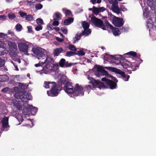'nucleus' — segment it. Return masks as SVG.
I'll return each mask as SVG.
<instances>
[{
  "label": "nucleus",
  "instance_id": "obj_19",
  "mask_svg": "<svg viewBox=\"0 0 156 156\" xmlns=\"http://www.w3.org/2000/svg\"><path fill=\"white\" fill-rule=\"evenodd\" d=\"M1 122L2 123V126L3 128H7L9 126V118L7 117H5L2 120Z\"/></svg>",
  "mask_w": 156,
  "mask_h": 156
},
{
  "label": "nucleus",
  "instance_id": "obj_59",
  "mask_svg": "<svg viewBox=\"0 0 156 156\" xmlns=\"http://www.w3.org/2000/svg\"><path fill=\"white\" fill-rule=\"evenodd\" d=\"M12 63L13 64V65H14L15 68H16V70L17 71L19 70V69L18 67L16 65H15L14 63V62H13L12 61Z\"/></svg>",
  "mask_w": 156,
  "mask_h": 156
},
{
  "label": "nucleus",
  "instance_id": "obj_11",
  "mask_svg": "<svg viewBox=\"0 0 156 156\" xmlns=\"http://www.w3.org/2000/svg\"><path fill=\"white\" fill-rule=\"evenodd\" d=\"M112 23L114 26L120 27L122 26L124 23L123 19L116 16H113L112 19Z\"/></svg>",
  "mask_w": 156,
  "mask_h": 156
},
{
  "label": "nucleus",
  "instance_id": "obj_23",
  "mask_svg": "<svg viewBox=\"0 0 156 156\" xmlns=\"http://www.w3.org/2000/svg\"><path fill=\"white\" fill-rule=\"evenodd\" d=\"M82 36H83L82 33L81 34L77 33L73 38V44H75L76 41L80 40L81 39Z\"/></svg>",
  "mask_w": 156,
  "mask_h": 156
},
{
  "label": "nucleus",
  "instance_id": "obj_50",
  "mask_svg": "<svg viewBox=\"0 0 156 156\" xmlns=\"http://www.w3.org/2000/svg\"><path fill=\"white\" fill-rule=\"evenodd\" d=\"M9 87H6L5 88L2 89L1 90V91L2 92L5 93L7 91L9 90Z\"/></svg>",
  "mask_w": 156,
  "mask_h": 156
},
{
  "label": "nucleus",
  "instance_id": "obj_20",
  "mask_svg": "<svg viewBox=\"0 0 156 156\" xmlns=\"http://www.w3.org/2000/svg\"><path fill=\"white\" fill-rule=\"evenodd\" d=\"M56 83L55 82H50L49 81H45L44 82V87L46 88H52L53 86L56 85Z\"/></svg>",
  "mask_w": 156,
  "mask_h": 156
},
{
  "label": "nucleus",
  "instance_id": "obj_4",
  "mask_svg": "<svg viewBox=\"0 0 156 156\" xmlns=\"http://www.w3.org/2000/svg\"><path fill=\"white\" fill-rule=\"evenodd\" d=\"M91 20L92 23L97 27L101 28L103 30H106L107 26L103 23V21L96 17L95 16H92L91 18Z\"/></svg>",
  "mask_w": 156,
  "mask_h": 156
},
{
  "label": "nucleus",
  "instance_id": "obj_38",
  "mask_svg": "<svg viewBox=\"0 0 156 156\" xmlns=\"http://www.w3.org/2000/svg\"><path fill=\"white\" fill-rule=\"evenodd\" d=\"M15 28L17 31H20L22 30V27L21 24L18 23L16 25Z\"/></svg>",
  "mask_w": 156,
  "mask_h": 156
},
{
  "label": "nucleus",
  "instance_id": "obj_58",
  "mask_svg": "<svg viewBox=\"0 0 156 156\" xmlns=\"http://www.w3.org/2000/svg\"><path fill=\"white\" fill-rule=\"evenodd\" d=\"M109 2L113 5L116 2H117L116 0H108Z\"/></svg>",
  "mask_w": 156,
  "mask_h": 156
},
{
  "label": "nucleus",
  "instance_id": "obj_55",
  "mask_svg": "<svg viewBox=\"0 0 156 156\" xmlns=\"http://www.w3.org/2000/svg\"><path fill=\"white\" fill-rule=\"evenodd\" d=\"M85 88L87 90H90L92 89V87L91 85H88L85 86Z\"/></svg>",
  "mask_w": 156,
  "mask_h": 156
},
{
  "label": "nucleus",
  "instance_id": "obj_61",
  "mask_svg": "<svg viewBox=\"0 0 156 156\" xmlns=\"http://www.w3.org/2000/svg\"><path fill=\"white\" fill-rule=\"evenodd\" d=\"M108 16L112 17V19L113 18V16H115L113 15L111 12H108Z\"/></svg>",
  "mask_w": 156,
  "mask_h": 156
},
{
  "label": "nucleus",
  "instance_id": "obj_54",
  "mask_svg": "<svg viewBox=\"0 0 156 156\" xmlns=\"http://www.w3.org/2000/svg\"><path fill=\"white\" fill-rule=\"evenodd\" d=\"M8 34H10L11 36L12 37H14L15 36V34L14 33V32L12 31L11 30H8Z\"/></svg>",
  "mask_w": 156,
  "mask_h": 156
},
{
  "label": "nucleus",
  "instance_id": "obj_13",
  "mask_svg": "<svg viewBox=\"0 0 156 156\" xmlns=\"http://www.w3.org/2000/svg\"><path fill=\"white\" fill-rule=\"evenodd\" d=\"M101 80L103 82H105L109 86L110 88L111 89L115 88L117 86L116 83L105 77L102 78L101 79Z\"/></svg>",
  "mask_w": 156,
  "mask_h": 156
},
{
  "label": "nucleus",
  "instance_id": "obj_9",
  "mask_svg": "<svg viewBox=\"0 0 156 156\" xmlns=\"http://www.w3.org/2000/svg\"><path fill=\"white\" fill-rule=\"evenodd\" d=\"M82 26L84 29V30L82 31V35L88 36L91 33L90 29H89V24L85 21H83L82 22Z\"/></svg>",
  "mask_w": 156,
  "mask_h": 156
},
{
  "label": "nucleus",
  "instance_id": "obj_30",
  "mask_svg": "<svg viewBox=\"0 0 156 156\" xmlns=\"http://www.w3.org/2000/svg\"><path fill=\"white\" fill-rule=\"evenodd\" d=\"M68 49L74 52L77 51V49L73 44H69L68 47Z\"/></svg>",
  "mask_w": 156,
  "mask_h": 156
},
{
  "label": "nucleus",
  "instance_id": "obj_39",
  "mask_svg": "<svg viewBox=\"0 0 156 156\" xmlns=\"http://www.w3.org/2000/svg\"><path fill=\"white\" fill-rule=\"evenodd\" d=\"M76 55H78L79 56H83L85 55V53L82 50H80L79 51H76Z\"/></svg>",
  "mask_w": 156,
  "mask_h": 156
},
{
  "label": "nucleus",
  "instance_id": "obj_64",
  "mask_svg": "<svg viewBox=\"0 0 156 156\" xmlns=\"http://www.w3.org/2000/svg\"><path fill=\"white\" fill-rule=\"evenodd\" d=\"M41 66V64H40V63H37V64H36L35 65V66L36 67H39V66Z\"/></svg>",
  "mask_w": 156,
  "mask_h": 156
},
{
  "label": "nucleus",
  "instance_id": "obj_52",
  "mask_svg": "<svg viewBox=\"0 0 156 156\" xmlns=\"http://www.w3.org/2000/svg\"><path fill=\"white\" fill-rule=\"evenodd\" d=\"M56 39L57 41L60 42H61L63 41L64 39H63L60 38L58 37H56Z\"/></svg>",
  "mask_w": 156,
  "mask_h": 156
},
{
  "label": "nucleus",
  "instance_id": "obj_62",
  "mask_svg": "<svg viewBox=\"0 0 156 156\" xmlns=\"http://www.w3.org/2000/svg\"><path fill=\"white\" fill-rule=\"evenodd\" d=\"M1 48H0V56L3 55L4 54V52L2 51L1 50Z\"/></svg>",
  "mask_w": 156,
  "mask_h": 156
},
{
  "label": "nucleus",
  "instance_id": "obj_32",
  "mask_svg": "<svg viewBox=\"0 0 156 156\" xmlns=\"http://www.w3.org/2000/svg\"><path fill=\"white\" fill-rule=\"evenodd\" d=\"M66 62L65 59L61 58L59 62V66L61 67H64L65 65Z\"/></svg>",
  "mask_w": 156,
  "mask_h": 156
},
{
  "label": "nucleus",
  "instance_id": "obj_51",
  "mask_svg": "<svg viewBox=\"0 0 156 156\" xmlns=\"http://www.w3.org/2000/svg\"><path fill=\"white\" fill-rule=\"evenodd\" d=\"M6 35V34H5L4 33H0V37L2 38H5Z\"/></svg>",
  "mask_w": 156,
  "mask_h": 156
},
{
  "label": "nucleus",
  "instance_id": "obj_8",
  "mask_svg": "<svg viewBox=\"0 0 156 156\" xmlns=\"http://www.w3.org/2000/svg\"><path fill=\"white\" fill-rule=\"evenodd\" d=\"M32 51L38 57H42L45 56L44 53V49L40 47H34L32 48Z\"/></svg>",
  "mask_w": 156,
  "mask_h": 156
},
{
  "label": "nucleus",
  "instance_id": "obj_3",
  "mask_svg": "<svg viewBox=\"0 0 156 156\" xmlns=\"http://www.w3.org/2000/svg\"><path fill=\"white\" fill-rule=\"evenodd\" d=\"M62 87L59 85L56 84L53 86L49 91H47L48 95L51 97H56L58 95L61 90H62Z\"/></svg>",
  "mask_w": 156,
  "mask_h": 156
},
{
  "label": "nucleus",
  "instance_id": "obj_1",
  "mask_svg": "<svg viewBox=\"0 0 156 156\" xmlns=\"http://www.w3.org/2000/svg\"><path fill=\"white\" fill-rule=\"evenodd\" d=\"M64 90L68 94H72L74 96L84 95L83 87L78 83L75 85L74 88L72 85V83L68 81L64 86Z\"/></svg>",
  "mask_w": 156,
  "mask_h": 156
},
{
  "label": "nucleus",
  "instance_id": "obj_46",
  "mask_svg": "<svg viewBox=\"0 0 156 156\" xmlns=\"http://www.w3.org/2000/svg\"><path fill=\"white\" fill-rule=\"evenodd\" d=\"M54 21L53 23V25L54 26H57L58 25L59 23L58 22L59 20H54Z\"/></svg>",
  "mask_w": 156,
  "mask_h": 156
},
{
  "label": "nucleus",
  "instance_id": "obj_25",
  "mask_svg": "<svg viewBox=\"0 0 156 156\" xmlns=\"http://www.w3.org/2000/svg\"><path fill=\"white\" fill-rule=\"evenodd\" d=\"M74 19L72 17H69L68 19H66L64 21L65 25H67L70 24L73 21Z\"/></svg>",
  "mask_w": 156,
  "mask_h": 156
},
{
  "label": "nucleus",
  "instance_id": "obj_63",
  "mask_svg": "<svg viewBox=\"0 0 156 156\" xmlns=\"http://www.w3.org/2000/svg\"><path fill=\"white\" fill-rule=\"evenodd\" d=\"M4 43L1 41H0V47H1L3 46Z\"/></svg>",
  "mask_w": 156,
  "mask_h": 156
},
{
  "label": "nucleus",
  "instance_id": "obj_37",
  "mask_svg": "<svg viewBox=\"0 0 156 156\" xmlns=\"http://www.w3.org/2000/svg\"><path fill=\"white\" fill-rule=\"evenodd\" d=\"M25 18L26 20L28 21L32 20H33L34 18L32 15L31 14H29L28 15L27 14L26 16L25 17Z\"/></svg>",
  "mask_w": 156,
  "mask_h": 156
},
{
  "label": "nucleus",
  "instance_id": "obj_57",
  "mask_svg": "<svg viewBox=\"0 0 156 156\" xmlns=\"http://www.w3.org/2000/svg\"><path fill=\"white\" fill-rule=\"evenodd\" d=\"M98 9L99 12H102L105 10V8L103 7H100Z\"/></svg>",
  "mask_w": 156,
  "mask_h": 156
},
{
  "label": "nucleus",
  "instance_id": "obj_47",
  "mask_svg": "<svg viewBox=\"0 0 156 156\" xmlns=\"http://www.w3.org/2000/svg\"><path fill=\"white\" fill-rule=\"evenodd\" d=\"M146 26L147 28L151 29L153 25L152 23L147 22Z\"/></svg>",
  "mask_w": 156,
  "mask_h": 156
},
{
  "label": "nucleus",
  "instance_id": "obj_22",
  "mask_svg": "<svg viewBox=\"0 0 156 156\" xmlns=\"http://www.w3.org/2000/svg\"><path fill=\"white\" fill-rule=\"evenodd\" d=\"M67 77L66 76H64L62 77L60 80L59 85L62 86V84L64 85V86L66 84V83L68 82H67Z\"/></svg>",
  "mask_w": 156,
  "mask_h": 156
},
{
  "label": "nucleus",
  "instance_id": "obj_2",
  "mask_svg": "<svg viewBox=\"0 0 156 156\" xmlns=\"http://www.w3.org/2000/svg\"><path fill=\"white\" fill-rule=\"evenodd\" d=\"M16 98L20 99L23 102H27L31 98V96L30 93L26 91H21L16 93L14 95Z\"/></svg>",
  "mask_w": 156,
  "mask_h": 156
},
{
  "label": "nucleus",
  "instance_id": "obj_14",
  "mask_svg": "<svg viewBox=\"0 0 156 156\" xmlns=\"http://www.w3.org/2000/svg\"><path fill=\"white\" fill-rule=\"evenodd\" d=\"M108 68H106L107 69H109L112 72H115L117 74L121 75L122 77L123 78H125L126 76V75L125 74V72L122 71L120 69H119L113 67H108Z\"/></svg>",
  "mask_w": 156,
  "mask_h": 156
},
{
  "label": "nucleus",
  "instance_id": "obj_26",
  "mask_svg": "<svg viewBox=\"0 0 156 156\" xmlns=\"http://www.w3.org/2000/svg\"><path fill=\"white\" fill-rule=\"evenodd\" d=\"M9 80V77L6 75H0V82H8Z\"/></svg>",
  "mask_w": 156,
  "mask_h": 156
},
{
  "label": "nucleus",
  "instance_id": "obj_44",
  "mask_svg": "<svg viewBox=\"0 0 156 156\" xmlns=\"http://www.w3.org/2000/svg\"><path fill=\"white\" fill-rule=\"evenodd\" d=\"M43 27L41 25H38L35 28V30L37 31H39L42 29Z\"/></svg>",
  "mask_w": 156,
  "mask_h": 156
},
{
  "label": "nucleus",
  "instance_id": "obj_5",
  "mask_svg": "<svg viewBox=\"0 0 156 156\" xmlns=\"http://www.w3.org/2000/svg\"><path fill=\"white\" fill-rule=\"evenodd\" d=\"M52 59L49 57H47L46 59L44 61L43 63H46L43 69L44 68L47 69L49 70L55 71L57 69V66L54 65L52 62Z\"/></svg>",
  "mask_w": 156,
  "mask_h": 156
},
{
  "label": "nucleus",
  "instance_id": "obj_35",
  "mask_svg": "<svg viewBox=\"0 0 156 156\" xmlns=\"http://www.w3.org/2000/svg\"><path fill=\"white\" fill-rule=\"evenodd\" d=\"M92 12L95 14H98L99 12V9L93 6L92 8Z\"/></svg>",
  "mask_w": 156,
  "mask_h": 156
},
{
  "label": "nucleus",
  "instance_id": "obj_40",
  "mask_svg": "<svg viewBox=\"0 0 156 156\" xmlns=\"http://www.w3.org/2000/svg\"><path fill=\"white\" fill-rule=\"evenodd\" d=\"M36 22L38 25H42L43 23V20L41 18H38L36 20Z\"/></svg>",
  "mask_w": 156,
  "mask_h": 156
},
{
  "label": "nucleus",
  "instance_id": "obj_10",
  "mask_svg": "<svg viewBox=\"0 0 156 156\" xmlns=\"http://www.w3.org/2000/svg\"><path fill=\"white\" fill-rule=\"evenodd\" d=\"M121 66H122L124 69H126L127 68H131L133 71H135L136 70V68L138 67L139 65L137 64H136V62H133L132 63L130 62H128V63H126L125 62H122L121 63Z\"/></svg>",
  "mask_w": 156,
  "mask_h": 156
},
{
  "label": "nucleus",
  "instance_id": "obj_45",
  "mask_svg": "<svg viewBox=\"0 0 156 156\" xmlns=\"http://www.w3.org/2000/svg\"><path fill=\"white\" fill-rule=\"evenodd\" d=\"M5 61L0 58V67H2L4 65Z\"/></svg>",
  "mask_w": 156,
  "mask_h": 156
},
{
  "label": "nucleus",
  "instance_id": "obj_17",
  "mask_svg": "<svg viewBox=\"0 0 156 156\" xmlns=\"http://www.w3.org/2000/svg\"><path fill=\"white\" fill-rule=\"evenodd\" d=\"M126 54L130 56H132L134 58L140 59V63L142 62L143 61V60L140 58V55L139 54H137L135 51H130L126 53Z\"/></svg>",
  "mask_w": 156,
  "mask_h": 156
},
{
  "label": "nucleus",
  "instance_id": "obj_53",
  "mask_svg": "<svg viewBox=\"0 0 156 156\" xmlns=\"http://www.w3.org/2000/svg\"><path fill=\"white\" fill-rule=\"evenodd\" d=\"M6 19V16L3 15H0V19L2 20H4Z\"/></svg>",
  "mask_w": 156,
  "mask_h": 156
},
{
  "label": "nucleus",
  "instance_id": "obj_31",
  "mask_svg": "<svg viewBox=\"0 0 156 156\" xmlns=\"http://www.w3.org/2000/svg\"><path fill=\"white\" fill-rule=\"evenodd\" d=\"M76 52L70 51H67L66 53V56L70 57L72 56L76 55Z\"/></svg>",
  "mask_w": 156,
  "mask_h": 156
},
{
  "label": "nucleus",
  "instance_id": "obj_60",
  "mask_svg": "<svg viewBox=\"0 0 156 156\" xmlns=\"http://www.w3.org/2000/svg\"><path fill=\"white\" fill-rule=\"evenodd\" d=\"M96 75L98 77H100L101 75H102L100 73H98H98H96Z\"/></svg>",
  "mask_w": 156,
  "mask_h": 156
},
{
  "label": "nucleus",
  "instance_id": "obj_34",
  "mask_svg": "<svg viewBox=\"0 0 156 156\" xmlns=\"http://www.w3.org/2000/svg\"><path fill=\"white\" fill-rule=\"evenodd\" d=\"M55 18L54 19V20H59L61 19V14L58 12H57L55 14Z\"/></svg>",
  "mask_w": 156,
  "mask_h": 156
},
{
  "label": "nucleus",
  "instance_id": "obj_36",
  "mask_svg": "<svg viewBox=\"0 0 156 156\" xmlns=\"http://www.w3.org/2000/svg\"><path fill=\"white\" fill-rule=\"evenodd\" d=\"M8 16L9 19L11 20H13L14 18H16V15L14 13L12 12L8 14Z\"/></svg>",
  "mask_w": 156,
  "mask_h": 156
},
{
  "label": "nucleus",
  "instance_id": "obj_12",
  "mask_svg": "<svg viewBox=\"0 0 156 156\" xmlns=\"http://www.w3.org/2000/svg\"><path fill=\"white\" fill-rule=\"evenodd\" d=\"M105 23L108 26L107 29L109 28V29L111 30L114 35L118 36L120 34V32L119 30V29L113 27L107 20L105 21Z\"/></svg>",
  "mask_w": 156,
  "mask_h": 156
},
{
  "label": "nucleus",
  "instance_id": "obj_29",
  "mask_svg": "<svg viewBox=\"0 0 156 156\" xmlns=\"http://www.w3.org/2000/svg\"><path fill=\"white\" fill-rule=\"evenodd\" d=\"M8 45L14 49L16 50H17L16 44L15 43L12 42H9L8 43Z\"/></svg>",
  "mask_w": 156,
  "mask_h": 156
},
{
  "label": "nucleus",
  "instance_id": "obj_28",
  "mask_svg": "<svg viewBox=\"0 0 156 156\" xmlns=\"http://www.w3.org/2000/svg\"><path fill=\"white\" fill-rule=\"evenodd\" d=\"M113 58L114 59L115 61H113L112 62L113 63L115 64L116 65H121V63H122V62L120 61V58H118L117 57H115V56H112Z\"/></svg>",
  "mask_w": 156,
  "mask_h": 156
},
{
  "label": "nucleus",
  "instance_id": "obj_16",
  "mask_svg": "<svg viewBox=\"0 0 156 156\" xmlns=\"http://www.w3.org/2000/svg\"><path fill=\"white\" fill-rule=\"evenodd\" d=\"M111 9L114 12L119 14L120 12V10L118 6V2H116L115 3L112 5L111 7Z\"/></svg>",
  "mask_w": 156,
  "mask_h": 156
},
{
  "label": "nucleus",
  "instance_id": "obj_7",
  "mask_svg": "<svg viewBox=\"0 0 156 156\" xmlns=\"http://www.w3.org/2000/svg\"><path fill=\"white\" fill-rule=\"evenodd\" d=\"M34 110V112L37 111V107H33L32 105H29L27 103L23 104L22 109V112L25 115L32 113L33 110Z\"/></svg>",
  "mask_w": 156,
  "mask_h": 156
},
{
  "label": "nucleus",
  "instance_id": "obj_56",
  "mask_svg": "<svg viewBox=\"0 0 156 156\" xmlns=\"http://www.w3.org/2000/svg\"><path fill=\"white\" fill-rule=\"evenodd\" d=\"M110 77L111 78H112V79L116 83L117 82L118 80H117L116 78L115 77H113L112 75H110Z\"/></svg>",
  "mask_w": 156,
  "mask_h": 156
},
{
  "label": "nucleus",
  "instance_id": "obj_49",
  "mask_svg": "<svg viewBox=\"0 0 156 156\" xmlns=\"http://www.w3.org/2000/svg\"><path fill=\"white\" fill-rule=\"evenodd\" d=\"M28 28V32L29 33H31L33 32L32 30V27L31 26H28L27 27Z\"/></svg>",
  "mask_w": 156,
  "mask_h": 156
},
{
  "label": "nucleus",
  "instance_id": "obj_15",
  "mask_svg": "<svg viewBox=\"0 0 156 156\" xmlns=\"http://www.w3.org/2000/svg\"><path fill=\"white\" fill-rule=\"evenodd\" d=\"M20 51L23 52H28L29 46L24 43H20L18 45Z\"/></svg>",
  "mask_w": 156,
  "mask_h": 156
},
{
  "label": "nucleus",
  "instance_id": "obj_6",
  "mask_svg": "<svg viewBox=\"0 0 156 156\" xmlns=\"http://www.w3.org/2000/svg\"><path fill=\"white\" fill-rule=\"evenodd\" d=\"M88 79L90 81L89 83L92 84L93 88L97 87L101 89L107 87V85H105V83H102L98 80H96L92 77L89 76L88 77Z\"/></svg>",
  "mask_w": 156,
  "mask_h": 156
},
{
  "label": "nucleus",
  "instance_id": "obj_43",
  "mask_svg": "<svg viewBox=\"0 0 156 156\" xmlns=\"http://www.w3.org/2000/svg\"><path fill=\"white\" fill-rule=\"evenodd\" d=\"M74 63H69L68 62H66V64L65 67L66 68L70 67L72 66Z\"/></svg>",
  "mask_w": 156,
  "mask_h": 156
},
{
  "label": "nucleus",
  "instance_id": "obj_18",
  "mask_svg": "<svg viewBox=\"0 0 156 156\" xmlns=\"http://www.w3.org/2000/svg\"><path fill=\"white\" fill-rule=\"evenodd\" d=\"M97 71L100 73L102 75L108 76L109 74L107 71L105 70L102 66H97Z\"/></svg>",
  "mask_w": 156,
  "mask_h": 156
},
{
  "label": "nucleus",
  "instance_id": "obj_24",
  "mask_svg": "<svg viewBox=\"0 0 156 156\" xmlns=\"http://www.w3.org/2000/svg\"><path fill=\"white\" fill-rule=\"evenodd\" d=\"M14 105L16 108L18 110H22L23 106H22V104L19 101H16L14 102Z\"/></svg>",
  "mask_w": 156,
  "mask_h": 156
},
{
  "label": "nucleus",
  "instance_id": "obj_48",
  "mask_svg": "<svg viewBox=\"0 0 156 156\" xmlns=\"http://www.w3.org/2000/svg\"><path fill=\"white\" fill-rule=\"evenodd\" d=\"M62 31L65 34H67V30L66 29L63 27H61V29Z\"/></svg>",
  "mask_w": 156,
  "mask_h": 156
},
{
  "label": "nucleus",
  "instance_id": "obj_41",
  "mask_svg": "<svg viewBox=\"0 0 156 156\" xmlns=\"http://www.w3.org/2000/svg\"><path fill=\"white\" fill-rule=\"evenodd\" d=\"M35 8L37 10L41 9L43 7V5L41 4H38L35 5Z\"/></svg>",
  "mask_w": 156,
  "mask_h": 156
},
{
  "label": "nucleus",
  "instance_id": "obj_42",
  "mask_svg": "<svg viewBox=\"0 0 156 156\" xmlns=\"http://www.w3.org/2000/svg\"><path fill=\"white\" fill-rule=\"evenodd\" d=\"M19 13L20 14V16L23 18H25V17L26 16L27 14V13L24 12L22 11H20L19 12Z\"/></svg>",
  "mask_w": 156,
  "mask_h": 156
},
{
  "label": "nucleus",
  "instance_id": "obj_21",
  "mask_svg": "<svg viewBox=\"0 0 156 156\" xmlns=\"http://www.w3.org/2000/svg\"><path fill=\"white\" fill-rule=\"evenodd\" d=\"M63 50L62 48H57L54 49L53 54L54 56H57L63 51Z\"/></svg>",
  "mask_w": 156,
  "mask_h": 156
},
{
  "label": "nucleus",
  "instance_id": "obj_33",
  "mask_svg": "<svg viewBox=\"0 0 156 156\" xmlns=\"http://www.w3.org/2000/svg\"><path fill=\"white\" fill-rule=\"evenodd\" d=\"M63 11H65V14L66 16H70L72 15V13L70 10L68 9H66L65 8L62 9Z\"/></svg>",
  "mask_w": 156,
  "mask_h": 156
},
{
  "label": "nucleus",
  "instance_id": "obj_27",
  "mask_svg": "<svg viewBox=\"0 0 156 156\" xmlns=\"http://www.w3.org/2000/svg\"><path fill=\"white\" fill-rule=\"evenodd\" d=\"M147 4L151 8L154 7L155 6V0H147Z\"/></svg>",
  "mask_w": 156,
  "mask_h": 156
}]
</instances>
